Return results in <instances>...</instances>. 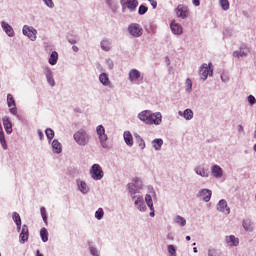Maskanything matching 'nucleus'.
<instances>
[{
  "label": "nucleus",
  "instance_id": "1",
  "mask_svg": "<svg viewBox=\"0 0 256 256\" xmlns=\"http://www.w3.org/2000/svg\"><path fill=\"white\" fill-rule=\"evenodd\" d=\"M138 119L146 125H161L163 115H161V112L151 113L149 110H144L138 114Z\"/></svg>",
  "mask_w": 256,
  "mask_h": 256
},
{
  "label": "nucleus",
  "instance_id": "2",
  "mask_svg": "<svg viewBox=\"0 0 256 256\" xmlns=\"http://www.w3.org/2000/svg\"><path fill=\"white\" fill-rule=\"evenodd\" d=\"M74 141L77 143V145H81L82 147H85V145L89 144V141L91 137L87 133V131L80 129L78 130L74 135Z\"/></svg>",
  "mask_w": 256,
  "mask_h": 256
},
{
  "label": "nucleus",
  "instance_id": "3",
  "mask_svg": "<svg viewBox=\"0 0 256 256\" xmlns=\"http://www.w3.org/2000/svg\"><path fill=\"white\" fill-rule=\"evenodd\" d=\"M199 75H200V78L202 79V81H206V79L209 77V75H213V64H211V63H209L208 65L203 64L200 67Z\"/></svg>",
  "mask_w": 256,
  "mask_h": 256
},
{
  "label": "nucleus",
  "instance_id": "4",
  "mask_svg": "<svg viewBox=\"0 0 256 256\" xmlns=\"http://www.w3.org/2000/svg\"><path fill=\"white\" fill-rule=\"evenodd\" d=\"M90 175L94 181H101V178L103 177V168H101V165L94 164L92 165L90 169Z\"/></svg>",
  "mask_w": 256,
  "mask_h": 256
},
{
  "label": "nucleus",
  "instance_id": "5",
  "mask_svg": "<svg viewBox=\"0 0 256 256\" xmlns=\"http://www.w3.org/2000/svg\"><path fill=\"white\" fill-rule=\"evenodd\" d=\"M141 187H142L141 180H139V178H134L132 180V183L128 184V191L131 194V197H135V193H137V191H139Z\"/></svg>",
  "mask_w": 256,
  "mask_h": 256
},
{
  "label": "nucleus",
  "instance_id": "6",
  "mask_svg": "<svg viewBox=\"0 0 256 256\" xmlns=\"http://www.w3.org/2000/svg\"><path fill=\"white\" fill-rule=\"evenodd\" d=\"M128 31L132 37H141V35H143V28L137 23L130 24Z\"/></svg>",
  "mask_w": 256,
  "mask_h": 256
},
{
  "label": "nucleus",
  "instance_id": "7",
  "mask_svg": "<svg viewBox=\"0 0 256 256\" xmlns=\"http://www.w3.org/2000/svg\"><path fill=\"white\" fill-rule=\"evenodd\" d=\"M176 17L187 19L189 17V8L183 4H179L175 9Z\"/></svg>",
  "mask_w": 256,
  "mask_h": 256
},
{
  "label": "nucleus",
  "instance_id": "8",
  "mask_svg": "<svg viewBox=\"0 0 256 256\" xmlns=\"http://www.w3.org/2000/svg\"><path fill=\"white\" fill-rule=\"evenodd\" d=\"M22 31L23 35L28 37L31 41H35L37 39V30L33 27L24 26Z\"/></svg>",
  "mask_w": 256,
  "mask_h": 256
},
{
  "label": "nucleus",
  "instance_id": "9",
  "mask_svg": "<svg viewBox=\"0 0 256 256\" xmlns=\"http://www.w3.org/2000/svg\"><path fill=\"white\" fill-rule=\"evenodd\" d=\"M7 105L9 107V111L12 115H17V104L15 103V98L12 94L7 95Z\"/></svg>",
  "mask_w": 256,
  "mask_h": 256
},
{
  "label": "nucleus",
  "instance_id": "10",
  "mask_svg": "<svg viewBox=\"0 0 256 256\" xmlns=\"http://www.w3.org/2000/svg\"><path fill=\"white\" fill-rule=\"evenodd\" d=\"M211 195H213V193L209 189H202L198 193V197H200V199H202V201H205L206 203H209V201H211Z\"/></svg>",
  "mask_w": 256,
  "mask_h": 256
},
{
  "label": "nucleus",
  "instance_id": "11",
  "mask_svg": "<svg viewBox=\"0 0 256 256\" xmlns=\"http://www.w3.org/2000/svg\"><path fill=\"white\" fill-rule=\"evenodd\" d=\"M19 239L20 243H26V241H29V227L27 225L22 226Z\"/></svg>",
  "mask_w": 256,
  "mask_h": 256
},
{
  "label": "nucleus",
  "instance_id": "12",
  "mask_svg": "<svg viewBox=\"0 0 256 256\" xmlns=\"http://www.w3.org/2000/svg\"><path fill=\"white\" fill-rule=\"evenodd\" d=\"M218 211L221 213H224L225 215H229L231 213V209L227 207V201L225 200H220L218 205H217Z\"/></svg>",
  "mask_w": 256,
  "mask_h": 256
},
{
  "label": "nucleus",
  "instance_id": "13",
  "mask_svg": "<svg viewBox=\"0 0 256 256\" xmlns=\"http://www.w3.org/2000/svg\"><path fill=\"white\" fill-rule=\"evenodd\" d=\"M96 132L100 139V142L105 143V141H107L108 139L107 134H105V127H103V125L97 126Z\"/></svg>",
  "mask_w": 256,
  "mask_h": 256
},
{
  "label": "nucleus",
  "instance_id": "14",
  "mask_svg": "<svg viewBox=\"0 0 256 256\" xmlns=\"http://www.w3.org/2000/svg\"><path fill=\"white\" fill-rule=\"evenodd\" d=\"M2 121L6 133L11 135V133H13V124L11 123V120L9 117H4Z\"/></svg>",
  "mask_w": 256,
  "mask_h": 256
},
{
  "label": "nucleus",
  "instance_id": "15",
  "mask_svg": "<svg viewBox=\"0 0 256 256\" xmlns=\"http://www.w3.org/2000/svg\"><path fill=\"white\" fill-rule=\"evenodd\" d=\"M170 29H171L172 33H174V35H182L183 34V27L180 26V24L176 23L175 21H173L170 24Z\"/></svg>",
  "mask_w": 256,
  "mask_h": 256
},
{
  "label": "nucleus",
  "instance_id": "16",
  "mask_svg": "<svg viewBox=\"0 0 256 256\" xmlns=\"http://www.w3.org/2000/svg\"><path fill=\"white\" fill-rule=\"evenodd\" d=\"M129 79L131 83H135V81H139L141 79V72L137 69H132L129 72Z\"/></svg>",
  "mask_w": 256,
  "mask_h": 256
},
{
  "label": "nucleus",
  "instance_id": "17",
  "mask_svg": "<svg viewBox=\"0 0 256 256\" xmlns=\"http://www.w3.org/2000/svg\"><path fill=\"white\" fill-rule=\"evenodd\" d=\"M211 172L213 177H215L216 179H221V177H223V169L220 168L219 165H213L211 168Z\"/></svg>",
  "mask_w": 256,
  "mask_h": 256
},
{
  "label": "nucleus",
  "instance_id": "18",
  "mask_svg": "<svg viewBox=\"0 0 256 256\" xmlns=\"http://www.w3.org/2000/svg\"><path fill=\"white\" fill-rule=\"evenodd\" d=\"M225 241L230 247H237L239 245V238L235 237V235L226 236Z\"/></svg>",
  "mask_w": 256,
  "mask_h": 256
},
{
  "label": "nucleus",
  "instance_id": "19",
  "mask_svg": "<svg viewBox=\"0 0 256 256\" xmlns=\"http://www.w3.org/2000/svg\"><path fill=\"white\" fill-rule=\"evenodd\" d=\"M2 28L8 37H13L15 35V31H13V27L6 22H2Z\"/></svg>",
  "mask_w": 256,
  "mask_h": 256
},
{
  "label": "nucleus",
  "instance_id": "20",
  "mask_svg": "<svg viewBox=\"0 0 256 256\" xmlns=\"http://www.w3.org/2000/svg\"><path fill=\"white\" fill-rule=\"evenodd\" d=\"M125 5H126L127 9H129L130 11H135V9H137V7L139 5V1L126 0Z\"/></svg>",
  "mask_w": 256,
  "mask_h": 256
},
{
  "label": "nucleus",
  "instance_id": "21",
  "mask_svg": "<svg viewBox=\"0 0 256 256\" xmlns=\"http://www.w3.org/2000/svg\"><path fill=\"white\" fill-rule=\"evenodd\" d=\"M99 81L105 87H109V85H111V81L109 80V76L107 75V73L100 74Z\"/></svg>",
  "mask_w": 256,
  "mask_h": 256
},
{
  "label": "nucleus",
  "instance_id": "22",
  "mask_svg": "<svg viewBox=\"0 0 256 256\" xmlns=\"http://www.w3.org/2000/svg\"><path fill=\"white\" fill-rule=\"evenodd\" d=\"M0 143L3 149H7V140H5V132H3V126L0 123Z\"/></svg>",
  "mask_w": 256,
  "mask_h": 256
},
{
  "label": "nucleus",
  "instance_id": "23",
  "mask_svg": "<svg viewBox=\"0 0 256 256\" xmlns=\"http://www.w3.org/2000/svg\"><path fill=\"white\" fill-rule=\"evenodd\" d=\"M46 79L51 87H55V79H53V72L51 71V69L46 70Z\"/></svg>",
  "mask_w": 256,
  "mask_h": 256
},
{
  "label": "nucleus",
  "instance_id": "24",
  "mask_svg": "<svg viewBox=\"0 0 256 256\" xmlns=\"http://www.w3.org/2000/svg\"><path fill=\"white\" fill-rule=\"evenodd\" d=\"M249 50L246 48L243 50V48H240V51H234L233 52V57H236V59H239V57H247V52Z\"/></svg>",
  "mask_w": 256,
  "mask_h": 256
},
{
  "label": "nucleus",
  "instance_id": "25",
  "mask_svg": "<svg viewBox=\"0 0 256 256\" xmlns=\"http://www.w3.org/2000/svg\"><path fill=\"white\" fill-rule=\"evenodd\" d=\"M12 218H13L14 223L17 226L18 231L21 230V216L19 215V213L14 212Z\"/></svg>",
  "mask_w": 256,
  "mask_h": 256
},
{
  "label": "nucleus",
  "instance_id": "26",
  "mask_svg": "<svg viewBox=\"0 0 256 256\" xmlns=\"http://www.w3.org/2000/svg\"><path fill=\"white\" fill-rule=\"evenodd\" d=\"M40 237L43 243H47V241H49V232L47 231V228H42L40 230Z\"/></svg>",
  "mask_w": 256,
  "mask_h": 256
},
{
  "label": "nucleus",
  "instance_id": "27",
  "mask_svg": "<svg viewBox=\"0 0 256 256\" xmlns=\"http://www.w3.org/2000/svg\"><path fill=\"white\" fill-rule=\"evenodd\" d=\"M58 59H59V54L56 51H53L49 58L50 65H57Z\"/></svg>",
  "mask_w": 256,
  "mask_h": 256
},
{
  "label": "nucleus",
  "instance_id": "28",
  "mask_svg": "<svg viewBox=\"0 0 256 256\" xmlns=\"http://www.w3.org/2000/svg\"><path fill=\"white\" fill-rule=\"evenodd\" d=\"M52 150L54 153H61L62 147H61V144L57 140H53Z\"/></svg>",
  "mask_w": 256,
  "mask_h": 256
},
{
  "label": "nucleus",
  "instance_id": "29",
  "mask_svg": "<svg viewBox=\"0 0 256 256\" xmlns=\"http://www.w3.org/2000/svg\"><path fill=\"white\" fill-rule=\"evenodd\" d=\"M124 140H125V143L128 144L130 147L131 145H133V135H131L130 132L124 133Z\"/></svg>",
  "mask_w": 256,
  "mask_h": 256
},
{
  "label": "nucleus",
  "instance_id": "30",
  "mask_svg": "<svg viewBox=\"0 0 256 256\" xmlns=\"http://www.w3.org/2000/svg\"><path fill=\"white\" fill-rule=\"evenodd\" d=\"M152 145L156 151H159L161 147L163 146V139H154L152 141Z\"/></svg>",
  "mask_w": 256,
  "mask_h": 256
},
{
  "label": "nucleus",
  "instance_id": "31",
  "mask_svg": "<svg viewBox=\"0 0 256 256\" xmlns=\"http://www.w3.org/2000/svg\"><path fill=\"white\" fill-rule=\"evenodd\" d=\"M183 117L186 121H191V119H193V110L186 109L183 113Z\"/></svg>",
  "mask_w": 256,
  "mask_h": 256
},
{
  "label": "nucleus",
  "instance_id": "32",
  "mask_svg": "<svg viewBox=\"0 0 256 256\" xmlns=\"http://www.w3.org/2000/svg\"><path fill=\"white\" fill-rule=\"evenodd\" d=\"M145 202L149 207L150 211H153V198L151 197V195L147 194L145 196Z\"/></svg>",
  "mask_w": 256,
  "mask_h": 256
},
{
  "label": "nucleus",
  "instance_id": "33",
  "mask_svg": "<svg viewBox=\"0 0 256 256\" xmlns=\"http://www.w3.org/2000/svg\"><path fill=\"white\" fill-rule=\"evenodd\" d=\"M132 200L134 201V205L136 207L143 205V196H132Z\"/></svg>",
  "mask_w": 256,
  "mask_h": 256
},
{
  "label": "nucleus",
  "instance_id": "34",
  "mask_svg": "<svg viewBox=\"0 0 256 256\" xmlns=\"http://www.w3.org/2000/svg\"><path fill=\"white\" fill-rule=\"evenodd\" d=\"M78 189L79 191H81V193H87V191H89V188L87 187V183L80 181V183L78 184Z\"/></svg>",
  "mask_w": 256,
  "mask_h": 256
},
{
  "label": "nucleus",
  "instance_id": "35",
  "mask_svg": "<svg viewBox=\"0 0 256 256\" xmlns=\"http://www.w3.org/2000/svg\"><path fill=\"white\" fill-rule=\"evenodd\" d=\"M185 87H186L187 93H191V91H193V81H191V79L187 78L186 82H185Z\"/></svg>",
  "mask_w": 256,
  "mask_h": 256
},
{
  "label": "nucleus",
  "instance_id": "36",
  "mask_svg": "<svg viewBox=\"0 0 256 256\" xmlns=\"http://www.w3.org/2000/svg\"><path fill=\"white\" fill-rule=\"evenodd\" d=\"M219 3L223 11H229V0H219Z\"/></svg>",
  "mask_w": 256,
  "mask_h": 256
},
{
  "label": "nucleus",
  "instance_id": "37",
  "mask_svg": "<svg viewBox=\"0 0 256 256\" xmlns=\"http://www.w3.org/2000/svg\"><path fill=\"white\" fill-rule=\"evenodd\" d=\"M45 133H46V137H47L48 141H51V139H53V137H55V131H53V129H51V128H47L45 130Z\"/></svg>",
  "mask_w": 256,
  "mask_h": 256
},
{
  "label": "nucleus",
  "instance_id": "38",
  "mask_svg": "<svg viewBox=\"0 0 256 256\" xmlns=\"http://www.w3.org/2000/svg\"><path fill=\"white\" fill-rule=\"evenodd\" d=\"M195 171L197 175H200V177H209V174L207 171H205V168H196Z\"/></svg>",
  "mask_w": 256,
  "mask_h": 256
},
{
  "label": "nucleus",
  "instance_id": "39",
  "mask_svg": "<svg viewBox=\"0 0 256 256\" xmlns=\"http://www.w3.org/2000/svg\"><path fill=\"white\" fill-rule=\"evenodd\" d=\"M175 222H176L178 225H181V227H185V225L187 224V221L185 220V218H183V217H181V216H176Z\"/></svg>",
  "mask_w": 256,
  "mask_h": 256
},
{
  "label": "nucleus",
  "instance_id": "40",
  "mask_svg": "<svg viewBox=\"0 0 256 256\" xmlns=\"http://www.w3.org/2000/svg\"><path fill=\"white\" fill-rule=\"evenodd\" d=\"M243 227H244L245 231H251L253 229V226H252L250 220H244Z\"/></svg>",
  "mask_w": 256,
  "mask_h": 256
},
{
  "label": "nucleus",
  "instance_id": "41",
  "mask_svg": "<svg viewBox=\"0 0 256 256\" xmlns=\"http://www.w3.org/2000/svg\"><path fill=\"white\" fill-rule=\"evenodd\" d=\"M40 213L44 223L47 225V210L45 209V207L40 208Z\"/></svg>",
  "mask_w": 256,
  "mask_h": 256
},
{
  "label": "nucleus",
  "instance_id": "42",
  "mask_svg": "<svg viewBox=\"0 0 256 256\" xmlns=\"http://www.w3.org/2000/svg\"><path fill=\"white\" fill-rule=\"evenodd\" d=\"M103 215H105V212H103V208H99L96 212H95V217L98 220L103 219Z\"/></svg>",
  "mask_w": 256,
  "mask_h": 256
},
{
  "label": "nucleus",
  "instance_id": "43",
  "mask_svg": "<svg viewBox=\"0 0 256 256\" xmlns=\"http://www.w3.org/2000/svg\"><path fill=\"white\" fill-rule=\"evenodd\" d=\"M147 11H149V8L147 6L140 5V7L138 9L139 15H145V13H147Z\"/></svg>",
  "mask_w": 256,
  "mask_h": 256
},
{
  "label": "nucleus",
  "instance_id": "44",
  "mask_svg": "<svg viewBox=\"0 0 256 256\" xmlns=\"http://www.w3.org/2000/svg\"><path fill=\"white\" fill-rule=\"evenodd\" d=\"M168 253H170L171 256H175L177 251L175 250V246L169 245L168 246Z\"/></svg>",
  "mask_w": 256,
  "mask_h": 256
},
{
  "label": "nucleus",
  "instance_id": "45",
  "mask_svg": "<svg viewBox=\"0 0 256 256\" xmlns=\"http://www.w3.org/2000/svg\"><path fill=\"white\" fill-rule=\"evenodd\" d=\"M44 1V3H45V5H47V7H50V8H52V7H54V3H53V0H43Z\"/></svg>",
  "mask_w": 256,
  "mask_h": 256
},
{
  "label": "nucleus",
  "instance_id": "46",
  "mask_svg": "<svg viewBox=\"0 0 256 256\" xmlns=\"http://www.w3.org/2000/svg\"><path fill=\"white\" fill-rule=\"evenodd\" d=\"M248 101H249L250 105H255V103H256V99L254 98L253 95L248 96Z\"/></svg>",
  "mask_w": 256,
  "mask_h": 256
},
{
  "label": "nucleus",
  "instance_id": "47",
  "mask_svg": "<svg viewBox=\"0 0 256 256\" xmlns=\"http://www.w3.org/2000/svg\"><path fill=\"white\" fill-rule=\"evenodd\" d=\"M139 147L140 149H145V140L143 138H139Z\"/></svg>",
  "mask_w": 256,
  "mask_h": 256
},
{
  "label": "nucleus",
  "instance_id": "48",
  "mask_svg": "<svg viewBox=\"0 0 256 256\" xmlns=\"http://www.w3.org/2000/svg\"><path fill=\"white\" fill-rule=\"evenodd\" d=\"M107 42L103 41L101 43V48L103 49V51H109V46H106Z\"/></svg>",
  "mask_w": 256,
  "mask_h": 256
},
{
  "label": "nucleus",
  "instance_id": "49",
  "mask_svg": "<svg viewBox=\"0 0 256 256\" xmlns=\"http://www.w3.org/2000/svg\"><path fill=\"white\" fill-rule=\"evenodd\" d=\"M153 9H157V1L156 0H148Z\"/></svg>",
  "mask_w": 256,
  "mask_h": 256
},
{
  "label": "nucleus",
  "instance_id": "50",
  "mask_svg": "<svg viewBox=\"0 0 256 256\" xmlns=\"http://www.w3.org/2000/svg\"><path fill=\"white\" fill-rule=\"evenodd\" d=\"M139 211H146L147 207H145V202L143 204H140L138 207Z\"/></svg>",
  "mask_w": 256,
  "mask_h": 256
},
{
  "label": "nucleus",
  "instance_id": "51",
  "mask_svg": "<svg viewBox=\"0 0 256 256\" xmlns=\"http://www.w3.org/2000/svg\"><path fill=\"white\" fill-rule=\"evenodd\" d=\"M139 211H146L147 207H145V202L143 204H140L138 207Z\"/></svg>",
  "mask_w": 256,
  "mask_h": 256
},
{
  "label": "nucleus",
  "instance_id": "52",
  "mask_svg": "<svg viewBox=\"0 0 256 256\" xmlns=\"http://www.w3.org/2000/svg\"><path fill=\"white\" fill-rule=\"evenodd\" d=\"M106 63H107V65H108L109 69H113V60L108 59V60L106 61Z\"/></svg>",
  "mask_w": 256,
  "mask_h": 256
},
{
  "label": "nucleus",
  "instance_id": "53",
  "mask_svg": "<svg viewBox=\"0 0 256 256\" xmlns=\"http://www.w3.org/2000/svg\"><path fill=\"white\" fill-rule=\"evenodd\" d=\"M193 5H195V7H199V5H201V2L199 0H193Z\"/></svg>",
  "mask_w": 256,
  "mask_h": 256
},
{
  "label": "nucleus",
  "instance_id": "54",
  "mask_svg": "<svg viewBox=\"0 0 256 256\" xmlns=\"http://www.w3.org/2000/svg\"><path fill=\"white\" fill-rule=\"evenodd\" d=\"M90 252L92 255H97V250L95 248H90Z\"/></svg>",
  "mask_w": 256,
  "mask_h": 256
},
{
  "label": "nucleus",
  "instance_id": "55",
  "mask_svg": "<svg viewBox=\"0 0 256 256\" xmlns=\"http://www.w3.org/2000/svg\"><path fill=\"white\" fill-rule=\"evenodd\" d=\"M238 131L240 132V133H244V129H243V125H239L238 126Z\"/></svg>",
  "mask_w": 256,
  "mask_h": 256
},
{
  "label": "nucleus",
  "instance_id": "56",
  "mask_svg": "<svg viewBox=\"0 0 256 256\" xmlns=\"http://www.w3.org/2000/svg\"><path fill=\"white\" fill-rule=\"evenodd\" d=\"M215 255V250H209L208 251V256H213Z\"/></svg>",
  "mask_w": 256,
  "mask_h": 256
},
{
  "label": "nucleus",
  "instance_id": "57",
  "mask_svg": "<svg viewBox=\"0 0 256 256\" xmlns=\"http://www.w3.org/2000/svg\"><path fill=\"white\" fill-rule=\"evenodd\" d=\"M38 135H39L40 139H43L44 135H43V132L41 130H38Z\"/></svg>",
  "mask_w": 256,
  "mask_h": 256
},
{
  "label": "nucleus",
  "instance_id": "58",
  "mask_svg": "<svg viewBox=\"0 0 256 256\" xmlns=\"http://www.w3.org/2000/svg\"><path fill=\"white\" fill-rule=\"evenodd\" d=\"M150 217H155V208H153V210H151Z\"/></svg>",
  "mask_w": 256,
  "mask_h": 256
},
{
  "label": "nucleus",
  "instance_id": "59",
  "mask_svg": "<svg viewBox=\"0 0 256 256\" xmlns=\"http://www.w3.org/2000/svg\"><path fill=\"white\" fill-rule=\"evenodd\" d=\"M72 49H73V51H74L75 53H77V51H79V48H78L77 46H73Z\"/></svg>",
  "mask_w": 256,
  "mask_h": 256
},
{
  "label": "nucleus",
  "instance_id": "60",
  "mask_svg": "<svg viewBox=\"0 0 256 256\" xmlns=\"http://www.w3.org/2000/svg\"><path fill=\"white\" fill-rule=\"evenodd\" d=\"M36 256H43V254H41V252L39 250H37Z\"/></svg>",
  "mask_w": 256,
  "mask_h": 256
},
{
  "label": "nucleus",
  "instance_id": "61",
  "mask_svg": "<svg viewBox=\"0 0 256 256\" xmlns=\"http://www.w3.org/2000/svg\"><path fill=\"white\" fill-rule=\"evenodd\" d=\"M186 241H191V236H186Z\"/></svg>",
  "mask_w": 256,
  "mask_h": 256
},
{
  "label": "nucleus",
  "instance_id": "62",
  "mask_svg": "<svg viewBox=\"0 0 256 256\" xmlns=\"http://www.w3.org/2000/svg\"><path fill=\"white\" fill-rule=\"evenodd\" d=\"M194 253H197V247L193 248Z\"/></svg>",
  "mask_w": 256,
  "mask_h": 256
},
{
  "label": "nucleus",
  "instance_id": "63",
  "mask_svg": "<svg viewBox=\"0 0 256 256\" xmlns=\"http://www.w3.org/2000/svg\"><path fill=\"white\" fill-rule=\"evenodd\" d=\"M253 149H254V151H255V153H256V144L253 146Z\"/></svg>",
  "mask_w": 256,
  "mask_h": 256
},
{
  "label": "nucleus",
  "instance_id": "64",
  "mask_svg": "<svg viewBox=\"0 0 256 256\" xmlns=\"http://www.w3.org/2000/svg\"><path fill=\"white\" fill-rule=\"evenodd\" d=\"M0 256H1V253H0Z\"/></svg>",
  "mask_w": 256,
  "mask_h": 256
}]
</instances>
